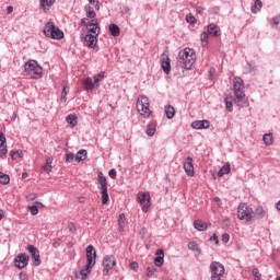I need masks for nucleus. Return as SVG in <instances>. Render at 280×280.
<instances>
[{"label":"nucleus","instance_id":"obj_29","mask_svg":"<svg viewBox=\"0 0 280 280\" xmlns=\"http://www.w3.org/2000/svg\"><path fill=\"white\" fill-rule=\"evenodd\" d=\"M66 121H67V124L72 126V128H75V126H78V117H75V115H73V114L68 115L66 117Z\"/></svg>","mask_w":280,"mask_h":280},{"label":"nucleus","instance_id":"obj_34","mask_svg":"<svg viewBox=\"0 0 280 280\" xmlns=\"http://www.w3.org/2000/svg\"><path fill=\"white\" fill-rule=\"evenodd\" d=\"M124 226H126V214L121 213L118 217V231H124Z\"/></svg>","mask_w":280,"mask_h":280},{"label":"nucleus","instance_id":"obj_41","mask_svg":"<svg viewBox=\"0 0 280 280\" xmlns=\"http://www.w3.org/2000/svg\"><path fill=\"white\" fill-rule=\"evenodd\" d=\"M264 213H265L264 207H257L255 209L254 215H257V219L261 220L264 218Z\"/></svg>","mask_w":280,"mask_h":280},{"label":"nucleus","instance_id":"obj_21","mask_svg":"<svg viewBox=\"0 0 280 280\" xmlns=\"http://www.w3.org/2000/svg\"><path fill=\"white\" fill-rule=\"evenodd\" d=\"M208 34L211 36H222V31L220 30V26L212 23L208 25Z\"/></svg>","mask_w":280,"mask_h":280},{"label":"nucleus","instance_id":"obj_14","mask_svg":"<svg viewBox=\"0 0 280 280\" xmlns=\"http://www.w3.org/2000/svg\"><path fill=\"white\" fill-rule=\"evenodd\" d=\"M210 126L211 122L209 120H195L191 122V128L195 130H207Z\"/></svg>","mask_w":280,"mask_h":280},{"label":"nucleus","instance_id":"obj_62","mask_svg":"<svg viewBox=\"0 0 280 280\" xmlns=\"http://www.w3.org/2000/svg\"><path fill=\"white\" fill-rule=\"evenodd\" d=\"M16 154V151H11L10 152V156H11V159H14V155Z\"/></svg>","mask_w":280,"mask_h":280},{"label":"nucleus","instance_id":"obj_59","mask_svg":"<svg viewBox=\"0 0 280 280\" xmlns=\"http://www.w3.org/2000/svg\"><path fill=\"white\" fill-rule=\"evenodd\" d=\"M196 12H197L198 14H202V12H205V8H202V7H197V8H196Z\"/></svg>","mask_w":280,"mask_h":280},{"label":"nucleus","instance_id":"obj_35","mask_svg":"<svg viewBox=\"0 0 280 280\" xmlns=\"http://www.w3.org/2000/svg\"><path fill=\"white\" fill-rule=\"evenodd\" d=\"M262 3L261 0H255L254 5H252V12L253 14H257V12H259L262 8Z\"/></svg>","mask_w":280,"mask_h":280},{"label":"nucleus","instance_id":"obj_8","mask_svg":"<svg viewBox=\"0 0 280 280\" xmlns=\"http://www.w3.org/2000/svg\"><path fill=\"white\" fill-rule=\"evenodd\" d=\"M151 200L152 198L150 197V192L138 194V202L141 205L143 213H148L150 211V207H152Z\"/></svg>","mask_w":280,"mask_h":280},{"label":"nucleus","instance_id":"obj_39","mask_svg":"<svg viewBox=\"0 0 280 280\" xmlns=\"http://www.w3.org/2000/svg\"><path fill=\"white\" fill-rule=\"evenodd\" d=\"M104 80V72L94 75V84L96 89H100V82Z\"/></svg>","mask_w":280,"mask_h":280},{"label":"nucleus","instance_id":"obj_49","mask_svg":"<svg viewBox=\"0 0 280 280\" xmlns=\"http://www.w3.org/2000/svg\"><path fill=\"white\" fill-rule=\"evenodd\" d=\"M108 176L114 179L117 178V170L115 168L109 170Z\"/></svg>","mask_w":280,"mask_h":280},{"label":"nucleus","instance_id":"obj_13","mask_svg":"<svg viewBox=\"0 0 280 280\" xmlns=\"http://www.w3.org/2000/svg\"><path fill=\"white\" fill-rule=\"evenodd\" d=\"M184 170L187 174V176H195L194 172V158L188 156L186 161L184 162Z\"/></svg>","mask_w":280,"mask_h":280},{"label":"nucleus","instance_id":"obj_56","mask_svg":"<svg viewBox=\"0 0 280 280\" xmlns=\"http://www.w3.org/2000/svg\"><path fill=\"white\" fill-rule=\"evenodd\" d=\"M68 229L71 233H75V224L74 223H69Z\"/></svg>","mask_w":280,"mask_h":280},{"label":"nucleus","instance_id":"obj_27","mask_svg":"<svg viewBox=\"0 0 280 280\" xmlns=\"http://www.w3.org/2000/svg\"><path fill=\"white\" fill-rule=\"evenodd\" d=\"M224 104L225 110H228V113H233V96H226L224 98Z\"/></svg>","mask_w":280,"mask_h":280},{"label":"nucleus","instance_id":"obj_1","mask_svg":"<svg viewBox=\"0 0 280 280\" xmlns=\"http://www.w3.org/2000/svg\"><path fill=\"white\" fill-rule=\"evenodd\" d=\"M196 65V51L191 48H184L178 52L177 66L186 71H191Z\"/></svg>","mask_w":280,"mask_h":280},{"label":"nucleus","instance_id":"obj_26","mask_svg":"<svg viewBox=\"0 0 280 280\" xmlns=\"http://www.w3.org/2000/svg\"><path fill=\"white\" fill-rule=\"evenodd\" d=\"M164 110H165V115H166L167 119H174V115H176V110L174 109V106L166 105L164 107Z\"/></svg>","mask_w":280,"mask_h":280},{"label":"nucleus","instance_id":"obj_61","mask_svg":"<svg viewBox=\"0 0 280 280\" xmlns=\"http://www.w3.org/2000/svg\"><path fill=\"white\" fill-rule=\"evenodd\" d=\"M214 202L222 205V199H220V197H214Z\"/></svg>","mask_w":280,"mask_h":280},{"label":"nucleus","instance_id":"obj_23","mask_svg":"<svg viewBox=\"0 0 280 280\" xmlns=\"http://www.w3.org/2000/svg\"><path fill=\"white\" fill-rule=\"evenodd\" d=\"M56 3V0H39V4L44 12H49V8Z\"/></svg>","mask_w":280,"mask_h":280},{"label":"nucleus","instance_id":"obj_16","mask_svg":"<svg viewBox=\"0 0 280 280\" xmlns=\"http://www.w3.org/2000/svg\"><path fill=\"white\" fill-rule=\"evenodd\" d=\"M8 155V144L5 143V135L0 132V159H5Z\"/></svg>","mask_w":280,"mask_h":280},{"label":"nucleus","instance_id":"obj_25","mask_svg":"<svg viewBox=\"0 0 280 280\" xmlns=\"http://www.w3.org/2000/svg\"><path fill=\"white\" fill-rule=\"evenodd\" d=\"M231 174V164L226 163L224 164L218 172L219 178H222V176Z\"/></svg>","mask_w":280,"mask_h":280},{"label":"nucleus","instance_id":"obj_28","mask_svg":"<svg viewBox=\"0 0 280 280\" xmlns=\"http://www.w3.org/2000/svg\"><path fill=\"white\" fill-rule=\"evenodd\" d=\"M109 33L112 36L117 37L119 34H121V30L117 24H110L109 25Z\"/></svg>","mask_w":280,"mask_h":280},{"label":"nucleus","instance_id":"obj_2","mask_svg":"<svg viewBox=\"0 0 280 280\" xmlns=\"http://www.w3.org/2000/svg\"><path fill=\"white\" fill-rule=\"evenodd\" d=\"M233 89L235 95V98L233 100L234 104L244 108V100L246 97V93L244 92V80L240 77H235L233 80Z\"/></svg>","mask_w":280,"mask_h":280},{"label":"nucleus","instance_id":"obj_15","mask_svg":"<svg viewBox=\"0 0 280 280\" xmlns=\"http://www.w3.org/2000/svg\"><path fill=\"white\" fill-rule=\"evenodd\" d=\"M161 69L166 73V75H170L172 71V63L170 61V57H165V55L161 58Z\"/></svg>","mask_w":280,"mask_h":280},{"label":"nucleus","instance_id":"obj_64","mask_svg":"<svg viewBox=\"0 0 280 280\" xmlns=\"http://www.w3.org/2000/svg\"><path fill=\"white\" fill-rule=\"evenodd\" d=\"M276 209L280 211V200L276 203Z\"/></svg>","mask_w":280,"mask_h":280},{"label":"nucleus","instance_id":"obj_31","mask_svg":"<svg viewBox=\"0 0 280 280\" xmlns=\"http://www.w3.org/2000/svg\"><path fill=\"white\" fill-rule=\"evenodd\" d=\"M101 190V196H102V205H108V201L110 198L108 197V188H103Z\"/></svg>","mask_w":280,"mask_h":280},{"label":"nucleus","instance_id":"obj_24","mask_svg":"<svg viewBox=\"0 0 280 280\" xmlns=\"http://www.w3.org/2000/svg\"><path fill=\"white\" fill-rule=\"evenodd\" d=\"M91 270H93V265L89 266V264H86L85 267L83 269H81V271H80L81 279L86 280L89 275H91Z\"/></svg>","mask_w":280,"mask_h":280},{"label":"nucleus","instance_id":"obj_38","mask_svg":"<svg viewBox=\"0 0 280 280\" xmlns=\"http://www.w3.org/2000/svg\"><path fill=\"white\" fill-rule=\"evenodd\" d=\"M200 40L202 47H207V45H209V34L207 32L201 33Z\"/></svg>","mask_w":280,"mask_h":280},{"label":"nucleus","instance_id":"obj_40","mask_svg":"<svg viewBox=\"0 0 280 280\" xmlns=\"http://www.w3.org/2000/svg\"><path fill=\"white\" fill-rule=\"evenodd\" d=\"M262 141L266 145H272V133L264 135Z\"/></svg>","mask_w":280,"mask_h":280},{"label":"nucleus","instance_id":"obj_12","mask_svg":"<svg viewBox=\"0 0 280 280\" xmlns=\"http://www.w3.org/2000/svg\"><path fill=\"white\" fill-rule=\"evenodd\" d=\"M85 253L88 266H95V261L97 259V252L95 250V247H93V245H89Z\"/></svg>","mask_w":280,"mask_h":280},{"label":"nucleus","instance_id":"obj_51","mask_svg":"<svg viewBox=\"0 0 280 280\" xmlns=\"http://www.w3.org/2000/svg\"><path fill=\"white\" fill-rule=\"evenodd\" d=\"M62 244V241L60 238H58L57 241H55L52 243V247L54 248H60V245Z\"/></svg>","mask_w":280,"mask_h":280},{"label":"nucleus","instance_id":"obj_58","mask_svg":"<svg viewBox=\"0 0 280 280\" xmlns=\"http://www.w3.org/2000/svg\"><path fill=\"white\" fill-rule=\"evenodd\" d=\"M89 19H86V18H83V19H81V25H84V27H89Z\"/></svg>","mask_w":280,"mask_h":280},{"label":"nucleus","instance_id":"obj_44","mask_svg":"<svg viewBox=\"0 0 280 280\" xmlns=\"http://www.w3.org/2000/svg\"><path fill=\"white\" fill-rule=\"evenodd\" d=\"M154 272H156V268L154 267H148L147 268V277L150 279L152 277H154Z\"/></svg>","mask_w":280,"mask_h":280},{"label":"nucleus","instance_id":"obj_32","mask_svg":"<svg viewBox=\"0 0 280 280\" xmlns=\"http://www.w3.org/2000/svg\"><path fill=\"white\" fill-rule=\"evenodd\" d=\"M86 150L82 149L80 151H78L77 155H75V161L78 163H80L81 161H86Z\"/></svg>","mask_w":280,"mask_h":280},{"label":"nucleus","instance_id":"obj_52","mask_svg":"<svg viewBox=\"0 0 280 280\" xmlns=\"http://www.w3.org/2000/svg\"><path fill=\"white\" fill-rule=\"evenodd\" d=\"M130 269H131V270H139V262L132 261V262L130 264Z\"/></svg>","mask_w":280,"mask_h":280},{"label":"nucleus","instance_id":"obj_11","mask_svg":"<svg viewBox=\"0 0 280 280\" xmlns=\"http://www.w3.org/2000/svg\"><path fill=\"white\" fill-rule=\"evenodd\" d=\"M28 264H30V256H27V254L25 253L19 254L14 258V266L15 268H19V270H23V268H27Z\"/></svg>","mask_w":280,"mask_h":280},{"label":"nucleus","instance_id":"obj_18","mask_svg":"<svg viewBox=\"0 0 280 280\" xmlns=\"http://www.w3.org/2000/svg\"><path fill=\"white\" fill-rule=\"evenodd\" d=\"M165 264V252L163 249H158L156 257L154 258V266L161 268Z\"/></svg>","mask_w":280,"mask_h":280},{"label":"nucleus","instance_id":"obj_53","mask_svg":"<svg viewBox=\"0 0 280 280\" xmlns=\"http://www.w3.org/2000/svg\"><path fill=\"white\" fill-rule=\"evenodd\" d=\"M43 170H44V172L49 173V172H51V170H54V167H52L51 165H49V164H45V165L43 166Z\"/></svg>","mask_w":280,"mask_h":280},{"label":"nucleus","instance_id":"obj_55","mask_svg":"<svg viewBox=\"0 0 280 280\" xmlns=\"http://www.w3.org/2000/svg\"><path fill=\"white\" fill-rule=\"evenodd\" d=\"M61 100H63V102H67V89L63 88L62 92H61Z\"/></svg>","mask_w":280,"mask_h":280},{"label":"nucleus","instance_id":"obj_30","mask_svg":"<svg viewBox=\"0 0 280 280\" xmlns=\"http://www.w3.org/2000/svg\"><path fill=\"white\" fill-rule=\"evenodd\" d=\"M84 10H85V12H86L88 19L95 20V16H97V14H96L95 11L93 10V7L86 4V5L84 7Z\"/></svg>","mask_w":280,"mask_h":280},{"label":"nucleus","instance_id":"obj_37","mask_svg":"<svg viewBox=\"0 0 280 280\" xmlns=\"http://www.w3.org/2000/svg\"><path fill=\"white\" fill-rule=\"evenodd\" d=\"M155 132H156V125L155 124H149L148 127H147L148 137H154Z\"/></svg>","mask_w":280,"mask_h":280},{"label":"nucleus","instance_id":"obj_19","mask_svg":"<svg viewBox=\"0 0 280 280\" xmlns=\"http://www.w3.org/2000/svg\"><path fill=\"white\" fill-rule=\"evenodd\" d=\"M84 40L91 49H95V47H97V35L88 34L85 35Z\"/></svg>","mask_w":280,"mask_h":280},{"label":"nucleus","instance_id":"obj_7","mask_svg":"<svg viewBox=\"0 0 280 280\" xmlns=\"http://www.w3.org/2000/svg\"><path fill=\"white\" fill-rule=\"evenodd\" d=\"M210 279L211 280H221L224 277V265L219 261H212L210 264Z\"/></svg>","mask_w":280,"mask_h":280},{"label":"nucleus","instance_id":"obj_47","mask_svg":"<svg viewBox=\"0 0 280 280\" xmlns=\"http://www.w3.org/2000/svg\"><path fill=\"white\" fill-rule=\"evenodd\" d=\"M187 23H190V25L196 24V18L191 14L186 15Z\"/></svg>","mask_w":280,"mask_h":280},{"label":"nucleus","instance_id":"obj_10","mask_svg":"<svg viewBox=\"0 0 280 280\" xmlns=\"http://www.w3.org/2000/svg\"><path fill=\"white\" fill-rule=\"evenodd\" d=\"M27 250L31 255V259L33 260V266L38 268L43 261L40 260V252L34 245H27Z\"/></svg>","mask_w":280,"mask_h":280},{"label":"nucleus","instance_id":"obj_5","mask_svg":"<svg viewBox=\"0 0 280 280\" xmlns=\"http://www.w3.org/2000/svg\"><path fill=\"white\" fill-rule=\"evenodd\" d=\"M238 220H245V222H253L255 219V210L246 203H240L237 207Z\"/></svg>","mask_w":280,"mask_h":280},{"label":"nucleus","instance_id":"obj_9","mask_svg":"<svg viewBox=\"0 0 280 280\" xmlns=\"http://www.w3.org/2000/svg\"><path fill=\"white\" fill-rule=\"evenodd\" d=\"M115 266H117L115 256H105L103 259V277H108V272H110Z\"/></svg>","mask_w":280,"mask_h":280},{"label":"nucleus","instance_id":"obj_48","mask_svg":"<svg viewBox=\"0 0 280 280\" xmlns=\"http://www.w3.org/2000/svg\"><path fill=\"white\" fill-rule=\"evenodd\" d=\"M38 198V195L34 194V192H31L28 195H26V200H36Z\"/></svg>","mask_w":280,"mask_h":280},{"label":"nucleus","instance_id":"obj_22","mask_svg":"<svg viewBox=\"0 0 280 280\" xmlns=\"http://www.w3.org/2000/svg\"><path fill=\"white\" fill-rule=\"evenodd\" d=\"M96 85L93 82V79H91L90 77L85 78L83 81V89L84 91H86L88 93H91V91H93V89H95Z\"/></svg>","mask_w":280,"mask_h":280},{"label":"nucleus","instance_id":"obj_46","mask_svg":"<svg viewBox=\"0 0 280 280\" xmlns=\"http://www.w3.org/2000/svg\"><path fill=\"white\" fill-rule=\"evenodd\" d=\"M74 159H75V154H73V153L66 154V163H73Z\"/></svg>","mask_w":280,"mask_h":280},{"label":"nucleus","instance_id":"obj_57","mask_svg":"<svg viewBox=\"0 0 280 280\" xmlns=\"http://www.w3.org/2000/svg\"><path fill=\"white\" fill-rule=\"evenodd\" d=\"M210 241H211V242H214L215 244H220V240L218 238V235H217V234H213V236L210 237Z\"/></svg>","mask_w":280,"mask_h":280},{"label":"nucleus","instance_id":"obj_54","mask_svg":"<svg viewBox=\"0 0 280 280\" xmlns=\"http://www.w3.org/2000/svg\"><path fill=\"white\" fill-rule=\"evenodd\" d=\"M19 279L20 280H30V278L27 277V273H23V272H20Z\"/></svg>","mask_w":280,"mask_h":280},{"label":"nucleus","instance_id":"obj_43","mask_svg":"<svg viewBox=\"0 0 280 280\" xmlns=\"http://www.w3.org/2000/svg\"><path fill=\"white\" fill-rule=\"evenodd\" d=\"M252 275L254 277V280H261V273H259V269L257 268H254L252 270Z\"/></svg>","mask_w":280,"mask_h":280},{"label":"nucleus","instance_id":"obj_33","mask_svg":"<svg viewBox=\"0 0 280 280\" xmlns=\"http://www.w3.org/2000/svg\"><path fill=\"white\" fill-rule=\"evenodd\" d=\"M194 228L197 230V231H207V223L200 221V220H196L194 222Z\"/></svg>","mask_w":280,"mask_h":280},{"label":"nucleus","instance_id":"obj_6","mask_svg":"<svg viewBox=\"0 0 280 280\" xmlns=\"http://www.w3.org/2000/svg\"><path fill=\"white\" fill-rule=\"evenodd\" d=\"M136 106L138 113L142 117L148 118L150 115H152V112L150 110V100L147 96L138 97Z\"/></svg>","mask_w":280,"mask_h":280},{"label":"nucleus","instance_id":"obj_60","mask_svg":"<svg viewBox=\"0 0 280 280\" xmlns=\"http://www.w3.org/2000/svg\"><path fill=\"white\" fill-rule=\"evenodd\" d=\"M54 163V158H47L46 165H51Z\"/></svg>","mask_w":280,"mask_h":280},{"label":"nucleus","instance_id":"obj_45","mask_svg":"<svg viewBox=\"0 0 280 280\" xmlns=\"http://www.w3.org/2000/svg\"><path fill=\"white\" fill-rule=\"evenodd\" d=\"M28 211L32 215H38V206H28Z\"/></svg>","mask_w":280,"mask_h":280},{"label":"nucleus","instance_id":"obj_42","mask_svg":"<svg viewBox=\"0 0 280 280\" xmlns=\"http://www.w3.org/2000/svg\"><path fill=\"white\" fill-rule=\"evenodd\" d=\"M188 249L189 250H200V247H198V243H196L195 241H191L188 243Z\"/></svg>","mask_w":280,"mask_h":280},{"label":"nucleus","instance_id":"obj_36","mask_svg":"<svg viewBox=\"0 0 280 280\" xmlns=\"http://www.w3.org/2000/svg\"><path fill=\"white\" fill-rule=\"evenodd\" d=\"M0 185H10V175L0 172Z\"/></svg>","mask_w":280,"mask_h":280},{"label":"nucleus","instance_id":"obj_3","mask_svg":"<svg viewBox=\"0 0 280 280\" xmlns=\"http://www.w3.org/2000/svg\"><path fill=\"white\" fill-rule=\"evenodd\" d=\"M24 73L33 80H40L43 78V67L38 65V61L31 59L24 65Z\"/></svg>","mask_w":280,"mask_h":280},{"label":"nucleus","instance_id":"obj_63","mask_svg":"<svg viewBox=\"0 0 280 280\" xmlns=\"http://www.w3.org/2000/svg\"><path fill=\"white\" fill-rule=\"evenodd\" d=\"M35 205H36V207H44L43 202H40V201H36Z\"/></svg>","mask_w":280,"mask_h":280},{"label":"nucleus","instance_id":"obj_17","mask_svg":"<svg viewBox=\"0 0 280 280\" xmlns=\"http://www.w3.org/2000/svg\"><path fill=\"white\" fill-rule=\"evenodd\" d=\"M88 32L90 34H94L95 36H100V24H97V20L89 21Z\"/></svg>","mask_w":280,"mask_h":280},{"label":"nucleus","instance_id":"obj_50","mask_svg":"<svg viewBox=\"0 0 280 280\" xmlns=\"http://www.w3.org/2000/svg\"><path fill=\"white\" fill-rule=\"evenodd\" d=\"M229 240H231V235H229V233H224L222 235V242H224V244H228Z\"/></svg>","mask_w":280,"mask_h":280},{"label":"nucleus","instance_id":"obj_4","mask_svg":"<svg viewBox=\"0 0 280 280\" xmlns=\"http://www.w3.org/2000/svg\"><path fill=\"white\" fill-rule=\"evenodd\" d=\"M43 32L44 36L52 40H62L65 38V33L54 22L46 23Z\"/></svg>","mask_w":280,"mask_h":280},{"label":"nucleus","instance_id":"obj_20","mask_svg":"<svg viewBox=\"0 0 280 280\" xmlns=\"http://www.w3.org/2000/svg\"><path fill=\"white\" fill-rule=\"evenodd\" d=\"M97 185H100L98 189H108V182L102 172L97 173Z\"/></svg>","mask_w":280,"mask_h":280}]
</instances>
